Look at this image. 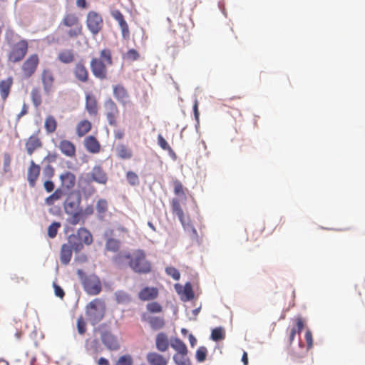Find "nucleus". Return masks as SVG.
Listing matches in <instances>:
<instances>
[{
	"instance_id": "nucleus-1",
	"label": "nucleus",
	"mask_w": 365,
	"mask_h": 365,
	"mask_svg": "<svg viewBox=\"0 0 365 365\" xmlns=\"http://www.w3.org/2000/svg\"><path fill=\"white\" fill-rule=\"evenodd\" d=\"M128 260L129 267L136 273L148 274L151 271V264L146 259L145 253L142 250H136L132 253H120L115 257V261L120 262Z\"/></svg>"
},
{
	"instance_id": "nucleus-2",
	"label": "nucleus",
	"mask_w": 365,
	"mask_h": 365,
	"mask_svg": "<svg viewBox=\"0 0 365 365\" xmlns=\"http://www.w3.org/2000/svg\"><path fill=\"white\" fill-rule=\"evenodd\" d=\"M58 28L63 31L68 39H76L83 34V25L78 16L74 13H67L62 18Z\"/></svg>"
},
{
	"instance_id": "nucleus-3",
	"label": "nucleus",
	"mask_w": 365,
	"mask_h": 365,
	"mask_svg": "<svg viewBox=\"0 0 365 365\" xmlns=\"http://www.w3.org/2000/svg\"><path fill=\"white\" fill-rule=\"evenodd\" d=\"M113 64L111 51L108 48L101 51L100 58H93L90 62V67L93 75L101 80L107 78V66Z\"/></svg>"
},
{
	"instance_id": "nucleus-4",
	"label": "nucleus",
	"mask_w": 365,
	"mask_h": 365,
	"mask_svg": "<svg viewBox=\"0 0 365 365\" xmlns=\"http://www.w3.org/2000/svg\"><path fill=\"white\" fill-rule=\"evenodd\" d=\"M93 242V235L91 232L85 228L80 227L76 233L71 234L68 237V242L73 246L76 252L83 249V245H91Z\"/></svg>"
},
{
	"instance_id": "nucleus-5",
	"label": "nucleus",
	"mask_w": 365,
	"mask_h": 365,
	"mask_svg": "<svg viewBox=\"0 0 365 365\" xmlns=\"http://www.w3.org/2000/svg\"><path fill=\"white\" fill-rule=\"evenodd\" d=\"M103 114L110 126L118 125L120 110L117 104L110 98H107L103 103Z\"/></svg>"
},
{
	"instance_id": "nucleus-6",
	"label": "nucleus",
	"mask_w": 365,
	"mask_h": 365,
	"mask_svg": "<svg viewBox=\"0 0 365 365\" xmlns=\"http://www.w3.org/2000/svg\"><path fill=\"white\" fill-rule=\"evenodd\" d=\"M180 200L179 198L174 197L170 201L171 210L173 215L178 216L179 220L180 221L182 227L190 231V236L192 238L195 240H197L198 235L195 228L192 226H190L189 225H186L184 219V212L180 205Z\"/></svg>"
},
{
	"instance_id": "nucleus-7",
	"label": "nucleus",
	"mask_w": 365,
	"mask_h": 365,
	"mask_svg": "<svg viewBox=\"0 0 365 365\" xmlns=\"http://www.w3.org/2000/svg\"><path fill=\"white\" fill-rule=\"evenodd\" d=\"M39 57L38 54L34 53L30 55L22 63L21 67V75L23 78H30L37 71L39 65Z\"/></svg>"
},
{
	"instance_id": "nucleus-8",
	"label": "nucleus",
	"mask_w": 365,
	"mask_h": 365,
	"mask_svg": "<svg viewBox=\"0 0 365 365\" xmlns=\"http://www.w3.org/2000/svg\"><path fill=\"white\" fill-rule=\"evenodd\" d=\"M29 44L26 40L21 39L16 43L11 48L9 53V59L13 63L21 61L28 52Z\"/></svg>"
},
{
	"instance_id": "nucleus-9",
	"label": "nucleus",
	"mask_w": 365,
	"mask_h": 365,
	"mask_svg": "<svg viewBox=\"0 0 365 365\" xmlns=\"http://www.w3.org/2000/svg\"><path fill=\"white\" fill-rule=\"evenodd\" d=\"M86 22L88 29L93 36L97 35L103 27V20L101 15L94 11H90L87 14Z\"/></svg>"
},
{
	"instance_id": "nucleus-10",
	"label": "nucleus",
	"mask_w": 365,
	"mask_h": 365,
	"mask_svg": "<svg viewBox=\"0 0 365 365\" xmlns=\"http://www.w3.org/2000/svg\"><path fill=\"white\" fill-rule=\"evenodd\" d=\"M106 305L103 300L95 299L87 306V313L96 322L101 321L104 315Z\"/></svg>"
},
{
	"instance_id": "nucleus-11",
	"label": "nucleus",
	"mask_w": 365,
	"mask_h": 365,
	"mask_svg": "<svg viewBox=\"0 0 365 365\" xmlns=\"http://www.w3.org/2000/svg\"><path fill=\"white\" fill-rule=\"evenodd\" d=\"M82 284L84 290L90 295H96L101 291V282L95 274L85 277Z\"/></svg>"
},
{
	"instance_id": "nucleus-12",
	"label": "nucleus",
	"mask_w": 365,
	"mask_h": 365,
	"mask_svg": "<svg viewBox=\"0 0 365 365\" xmlns=\"http://www.w3.org/2000/svg\"><path fill=\"white\" fill-rule=\"evenodd\" d=\"M305 340L307 342V347H304L302 344V342L299 343V347L301 349L299 352L297 351H292V357L294 361L301 362V359L307 355V351L312 347L313 346V338L312 334L310 330H307L305 333Z\"/></svg>"
},
{
	"instance_id": "nucleus-13",
	"label": "nucleus",
	"mask_w": 365,
	"mask_h": 365,
	"mask_svg": "<svg viewBox=\"0 0 365 365\" xmlns=\"http://www.w3.org/2000/svg\"><path fill=\"white\" fill-rule=\"evenodd\" d=\"M73 74L76 80L82 83H87L90 79L88 70L82 60L75 64Z\"/></svg>"
},
{
	"instance_id": "nucleus-14",
	"label": "nucleus",
	"mask_w": 365,
	"mask_h": 365,
	"mask_svg": "<svg viewBox=\"0 0 365 365\" xmlns=\"http://www.w3.org/2000/svg\"><path fill=\"white\" fill-rule=\"evenodd\" d=\"M61 181V187L62 190L69 191L74 188L76 184V177L71 171H65L59 175Z\"/></svg>"
},
{
	"instance_id": "nucleus-15",
	"label": "nucleus",
	"mask_w": 365,
	"mask_h": 365,
	"mask_svg": "<svg viewBox=\"0 0 365 365\" xmlns=\"http://www.w3.org/2000/svg\"><path fill=\"white\" fill-rule=\"evenodd\" d=\"M81 202V197L79 195L70 193L63 202V208L66 214H71L73 211L78 210Z\"/></svg>"
},
{
	"instance_id": "nucleus-16",
	"label": "nucleus",
	"mask_w": 365,
	"mask_h": 365,
	"mask_svg": "<svg viewBox=\"0 0 365 365\" xmlns=\"http://www.w3.org/2000/svg\"><path fill=\"white\" fill-rule=\"evenodd\" d=\"M141 319L149 324L150 328L153 330H159L163 329L165 325L163 317L158 316H150L148 312H144L141 315Z\"/></svg>"
},
{
	"instance_id": "nucleus-17",
	"label": "nucleus",
	"mask_w": 365,
	"mask_h": 365,
	"mask_svg": "<svg viewBox=\"0 0 365 365\" xmlns=\"http://www.w3.org/2000/svg\"><path fill=\"white\" fill-rule=\"evenodd\" d=\"M40 173L41 167L31 160L27 170V180L31 187H34L36 186Z\"/></svg>"
},
{
	"instance_id": "nucleus-18",
	"label": "nucleus",
	"mask_w": 365,
	"mask_h": 365,
	"mask_svg": "<svg viewBox=\"0 0 365 365\" xmlns=\"http://www.w3.org/2000/svg\"><path fill=\"white\" fill-rule=\"evenodd\" d=\"M113 93L115 98L122 105L125 106L130 102V96L127 89L121 84L113 86Z\"/></svg>"
},
{
	"instance_id": "nucleus-19",
	"label": "nucleus",
	"mask_w": 365,
	"mask_h": 365,
	"mask_svg": "<svg viewBox=\"0 0 365 365\" xmlns=\"http://www.w3.org/2000/svg\"><path fill=\"white\" fill-rule=\"evenodd\" d=\"M42 145V141L37 133L29 136L25 143V148L29 155H31L35 150L41 148Z\"/></svg>"
},
{
	"instance_id": "nucleus-20",
	"label": "nucleus",
	"mask_w": 365,
	"mask_h": 365,
	"mask_svg": "<svg viewBox=\"0 0 365 365\" xmlns=\"http://www.w3.org/2000/svg\"><path fill=\"white\" fill-rule=\"evenodd\" d=\"M85 108L91 116H96L98 113V104L96 96L90 93L86 94Z\"/></svg>"
},
{
	"instance_id": "nucleus-21",
	"label": "nucleus",
	"mask_w": 365,
	"mask_h": 365,
	"mask_svg": "<svg viewBox=\"0 0 365 365\" xmlns=\"http://www.w3.org/2000/svg\"><path fill=\"white\" fill-rule=\"evenodd\" d=\"M58 148L61 153L68 158H75L76 155V145L68 140H62L59 142Z\"/></svg>"
},
{
	"instance_id": "nucleus-22",
	"label": "nucleus",
	"mask_w": 365,
	"mask_h": 365,
	"mask_svg": "<svg viewBox=\"0 0 365 365\" xmlns=\"http://www.w3.org/2000/svg\"><path fill=\"white\" fill-rule=\"evenodd\" d=\"M111 16L116 21H118L121 29L123 37H128L130 34L129 27L127 22L124 19V16L122 13L119 10H113L111 11Z\"/></svg>"
},
{
	"instance_id": "nucleus-23",
	"label": "nucleus",
	"mask_w": 365,
	"mask_h": 365,
	"mask_svg": "<svg viewBox=\"0 0 365 365\" xmlns=\"http://www.w3.org/2000/svg\"><path fill=\"white\" fill-rule=\"evenodd\" d=\"M41 82L45 93H49L53 89L54 83V76L51 71L48 69L43 70L41 73Z\"/></svg>"
},
{
	"instance_id": "nucleus-24",
	"label": "nucleus",
	"mask_w": 365,
	"mask_h": 365,
	"mask_svg": "<svg viewBox=\"0 0 365 365\" xmlns=\"http://www.w3.org/2000/svg\"><path fill=\"white\" fill-rule=\"evenodd\" d=\"M83 144L86 150L90 153L96 154L101 151V144L93 135L87 136L83 140Z\"/></svg>"
},
{
	"instance_id": "nucleus-25",
	"label": "nucleus",
	"mask_w": 365,
	"mask_h": 365,
	"mask_svg": "<svg viewBox=\"0 0 365 365\" xmlns=\"http://www.w3.org/2000/svg\"><path fill=\"white\" fill-rule=\"evenodd\" d=\"M115 153L121 160H130L133 155L132 149L124 143L118 144L115 148Z\"/></svg>"
},
{
	"instance_id": "nucleus-26",
	"label": "nucleus",
	"mask_w": 365,
	"mask_h": 365,
	"mask_svg": "<svg viewBox=\"0 0 365 365\" xmlns=\"http://www.w3.org/2000/svg\"><path fill=\"white\" fill-rule=\"evenodd\" d=\"M91 178L93 181L105 185L108 181V177L103 168L100 165H96L91 173Z\"/></svg>"
},
{
	"instance_id": "nucleus-27",
	"label": "nucleus",
	"mask_w": 365,
	"mask_h": 365,
	"mask_svg": "<svg viewBox=\"0 0 365 365\" xmlns=\"http://www.w3.org/2000/svg\"><path fill=\"white\" fill-rule=\"evenodd\" d=\"M57 59L63 64H71L75 61V51L69 48L61 50L57 55Z\"/></svg>"
},
{
	"instance_id": "nucleus-28",
	"label": "nucleus",
	"mask_w": 365,
	"mask_h": 365,
	"mask_svg": "<svg viewBox=\"0 0 365 365\" xmlns=\"http://www.w3.org/2000/svg\"><path fill=\"white\" fill-rule=\"evenodd\" d=\"M103 344L110 350L119 349V344L117 338L109 332H105L101 336Z\"/></svg>"
},
{
	"instance_id": "nucleus-29",
	"label": "nucleus",
	"mask_w": 365,
	"mask_h": 365,
	"mask_svg": "<svg viewBox=\"0 0 365 365\" xmlns=\"http://www.w3.org/2000/svg\"><path fill=\"white\" fill-rule=\"evenodd\" d=\"M13 83L14 80L11 76L0 81V96L3 101H5L9 96Z\"/></svg>"
},
{
	"instance_id": "nucleus-30",
	"label": "nucleus",
	"mask_w": 365,
	"mask_h": 365,
	"mask_svg": "<svg viewBox=\"0 0 365 365\" xmlns=\"http://www.w3.org/2000/svg\"><path fill=\"white\" fill-rule=\"evenodd\" d=\"M158 296V290L155 287H145L138 294V297L142 301L153 300Z\"/></svg>"
},
{
	"instance_id": "nucleus-31",
	"label": "nucleus",
	"mask_w": 365,
	"mask_h": 365,
	"mask_svg": "<svg viewBox=\"0 0 365 365\" xmlns=\"http://www.w3.org/2000/svg\"><path fill=\"white\" fill-rule=\"evenodd\" d=\"M146 359L150 365H167L168 360L161 354L157 352H149Z\"/></svg>"
},
{
	"instance_id": "nucleus-32",
	"label": "nucleus",
	"mask_w": 365,
	"mask_h": 365,
	"mask_svg": "<svg viewBox=\"0 0 365 365\" xmlns=\"http://www.w3.org/2000/svg\"><path fill=\"white\" fill-rule=\"evenodd\" d=\"M73 246L71 244H63L61 248L60 259L62 264H68L72 257Z\"/></svg>"
},
{
	"instance_id": "nucleus-33",
	"label": "nucleus",
	"mask_w": 365,
	"mask_h": 365,
	"mask_svg": "<svg viewBox=\"0 0 365 365\" xmlns=\"http://www.w3.org/2000/svg\"><path fill=\"white\" fill-rule=\"evenodd\" d=\"M155 345L158 351L161 352L166 351L169 347V340L167 334L163 332L158 334L155 339Z\"/></svg>"
},
{
	"instance_id": "nucleus-34",
	"label": "nucleus",
	"mask_w": 365,
	"mask_h": 365,
	"mask_svg": "<svg viewBox=\"0 0 365 365\" xmlns=\"http://www.w3.org/2000/svg\"><path fill=\"white\" fill-rule=\"evenodd\" d=\"M67 215H68V222L71 225L84 224L86 220L80 208L73 211L71 214Z\"/></svg>"
},
{
	"instance_id": "nucleus-35",
	"label": "nucleus",
	"mask_w": 365,
	"mask_h": 365,
	"mask_svg": "<svg viewBox=\"0 0 365 365\" xmlns=\"http://www.w3.org/2000/svg\"><path fill=\"white\" fill-rule=\"evenodd\" d=\"M173 192L181 200H186V191L187 188L184 187L182 183L178 180L173 181Z\"/></svg>"
},
{
	"instance_id": "nucleus-36",
	"label": "nucleus",
	"mask_w": 365,
	"mask_h": 365,
	"mask_svg": "<svg viewBox=\"0 0 365 365\" xmlns=\"http://www.w3.org/2000/svg\"><path fill=\"white\" fill-rule=\"evenodd\" d=\"M91 128L92 125L89 120H81L76 125V134L78 137H83L91 130Z\"/></svg>"
},
{
	"instance_id": "nucleus-37",
	"label": "nucleus",
	"mask_w": 365,
	"mask_h": 365,
	"mask_svg": "<svg viewBox=\"0 0 365 365\" xmlns=\"http://www.w3.org/2000/svg\"><path fill=\"white\" fill-rule=\"evenodd\" d=\"M63 195V190H62V189L57 188L51 195L45 199L44 202L48 206H53L56 202L61 200Z\"/></svg>"
},
{
	"instance_id": "nucleus-38",
	"label": "nucleus",
	"mask_w": 365,
	"mask_h": 365,
	"mask_svg": "<svg viewBox=\"0 0 365 365\" xmlns=\"http://www.w3.org/2000/svg\"><path fill=\"white\" fill-rule=\"evenodd\" d=\"M31 99L35 108H38L42 103V96L41 89L34 87L31 91Z\"/></svg>"
},
{
	"instance_id": "nucleus-39",
	"label": "nucleus",
	"mask_w": 365,
	"mask_h": 365,
	"mask_svg": "<svg viewBox=\"0 0 365 365\" xmlns=\"http://www.w3.org/2000/svg\"><path fill=\"white\" fill-rule=\"evenodd\" d=\"M44 128L47 133H53L57 128V121L56 118L49 115L46 116L44 122Z\"/></svg>"
},
{
	"instance_id": "nucleus-40",
	"label": "nucleus",
	"mask_w": 365,
	"mask_h": 365,
	"mask_svg": "<svg viewBox=\"0 0 365 365\" xmlns=\"http://www.w3.org/2000/svg\"><path fill=\"white\" fill-rule=\"evenodd\" d=\"M171 347L176 351V353H187V348L185 344L179 338L172 339Z\"/></svg>"
},
{
	"instance_id": "nucleus-41",
	"label": "nucleus",
	"mask_w": 365,
	"mask_h": 365,
	"mask_svg": "<svg viewBox=\"0 0 365 365\" xmlns=\"http://www.w3.org/2000/svg\"><path fill=\"white\" fill-rule=\"evenodd\" d=\"M173 361L177 365H190V360L187 353H175L173 356Z\"/></svg>"
},
{
	"instance_id": "nucleus-42",
	"label": "nucleus",
	"mask_w": 365,
	"mask_h": 365,
	"mask_svg": "<svg viewBox=\"0 0 365 365\" xmlns=\"http://www.w3.org/2000/svg\"><path fill=\"white\" fill-rule=\"evenodd\" d=\"M158 143L163 150L168 151L169 154L171 156L175 157V152L168 145V142L165 140L163 136L160 134L158 135Z\"/></svg>"
},
{
	"instance_id": "nucleus-43",
	"label": "nucleus",
	"mask_w": 365,
	"mask_h": 365,
	"mask_svg": "<svg viewBox=\"0 0 365 365\" xmlns=\"http://www.w3.org/2000/svg\"><path fill=\"white\" fill-rule=\"evenodd\" d=\"M146 309L148 313L158 314L163 312V307L157 302H152L147 304Z\"/></svg>"
},
{
	"instance_id": "nucleus-44",
	"label": "nucleus",
	"mask_w": 365,
	"mask_h": 365,
	"mask_svg": "<svg viewBox=\"0 0 365 365\" xmlns=\"http://www.w3.org/2000/svg\"><path fill=\"white\" fill-rule=\"evenodd\" d=\"M115 300L119 304L127 303L130 301V295L124 291H118L115 293Z\"/></svg>"
},
{
	"instance_id": "nucleus-45",
	"label": "nucleus",
	"mask_w": 365,
	"mask_h": 365,
	"mask_svg": "<svg viewBox=\"0 0 365 365\" xmlns=\"http://www.w3.org/2000/svg\"><path fill=\"white\" fill-rule=\"evenodd\" d=\"M108 205L105 199H99L96 203V210L100 215H104L108 211Z\"/></svg>"
},
{
	"instance_id": "nucleus-46",
	"label": "nucleus",
	"mask_w": 365,
	"mask_h": 365,
	"mask_svg": "<svg viewBox=\"0 0 365 365\" xmlns=\"http://www.w3.org/2000/svg\"><path fill=\"white\" fill-rule=\"evenodd\" d=\"M119 247L120 241L116 239L110 238L106 243V248L108 251L117 252L119 250Z\"/></svg>"
},
{
	"instance_id": "nucleus-47",
	"label": "nucleus",
	"mask_w": 365,
	"mask_h": 365,
	"mask_svg": "<svg viewBox=\"0 0 365 365\" xmlns=\"http://www.w3.org/2000/svg\"><path fill=\"white\" fill-rule=\"evenodd\" d=\"M133 359L130 354H125L118 358L115 365H133Z\"/></svg>"
},
{
	"instance_id": "nucleus-48",
	"label": "nucleus",
	"mask_w": 365,
	"mask_h": 365,
	"mask_svg": "<svg viewBox=\"0 0 365 365\" xmlns=\"http://www.w3.org/2000/svg\"><path fill=\"white\" fill-rule=\"evenodd\" d=\"M140 57L139 53L133 48L129 49L124 55L123 58L129 61H137Z\"/></svg>"
},
{
	"instance_id": "nucleus-49",
	"label": "nucleus",
	"mask_w": 365,
	"mask_h": 365,
	"mask_svg": "<svg viewBox=\"0 0 365 365\" xmlns=\"http://www.w3.org/2000/svg\"><path fill=\"white\" fill-rule=\"evenodd\" d=\"M61 227V223L58 222H53L48 227V236L50 238H54L58 233V230Z\"/></svg>"
},
{
	"instance_id": "nucleus-50",
	"label": "nucleus",
	"mask_w": 365,
	"mask_h": 365,
	"mask_svg": "<svg viewBox=\"0 0 365 365\" xmlns=\"http://www.w3.org/2000/svg\"><path fill=\"white\" fill-rule=\"evenodd\" d=\"M224 337H225V334H224L222 328L217 327V328L214 329L212 331L211 338L212 340L217 341L223 339Z\"/></svg>"
},
{
	"instance_id": "nucleus-51",
	"label": "nucleus",
	"mask_w": 365,
	"mask_h": 365,
	"mask_svg": "<svg viewBox=\"0 0 365 365\" xmlns=\"http://www.w3.org/2000/svg\"><path fill=\"white\" fill-rule=\"evenodd\" d=\"M126 178L130 185L134 186L139 184V178L138 175L133 171L127 172Z\"/></svg>"
},
{
	"instance_id": "nucleus-52",
	"label": "nucleus",
	"mask_w": 365,
	"mask_h": 365,
	"mask_svg": "<svg viewBox=\"0 0 365 365\" xmlns=\"http://www.w3.org/2000/svg\"><path fill=\"white\" fill-rule=\"evenodd\" d=\"M207 349L205 346H200L196 351V359L198 361L202 362L206 359Z\"/></svg>"
},
{
	"instance_id": "nucleus-53",
	"label": "nucleus",
	"mask_w": 365,
	"mask_h": 365,
	"mask_svg": "<svg viewBox=\"0 0 365 365\" xmlns=\"http://www.w3.org/2000/svg\"><path fill=\"white\" fill-rule=\"evenodd\" d=\"M77 329L80 334H85V332L86 331V323L82 316H81L78 318Z\"/></svg>"
},
{
	"instance_id": "nucleus-54",
	"label": "nucleus",
	"mask_w": 365,
	"mask_h": 365,
	"mask_svg": "<svg viewBox=\"0 0 365 365\" xmlns=\"http://www.w3.org/2000/svg\"><path fill=\"white\" fill-rule=\"evenodd\" d=\"M165 271H166V273L169 276L172 277L175 280H178L180 279V272L175 267H167Z\"/></svg>"
},
{
	"instance_id": "nucleus-55",
	"label": "nucleus",
	"mask_w": 365,
	"mask_h": 365,
	"mask_svg": "<svg viewBox=\"0 0 365 365\" xmlns=\"http://www.w3.org/2000/svg\"><path fill=\"white\" fill-rule=\"evenodd\" d=\"M84 217L87 219L88 217L93 214L94 208L92 205H87L84 209L80 208Z\"/></svg>"
},
{
	"instance_id": "nucleus-56",
	"label": "nucleus",
	"mask_w": 365,
	"mask_h": 365,
	"mask_svg": "<svg viewBox=\"0 0 365 365\" xmlns=\"http://www.w3.org/2000/svg\"><path fill=\"white\" fill-rule=\"evenodd\" d=\"M184 294L188 300L194 297V293L190 284H186L184 288Z\"/></svg>"
},
{
	"instance_id": "nucleus-57",
	"label": "nucleus",
	"mask_w": 365,
	"mask_h": 365,
	"mask_svg": "<svg viewBox=\"0 0 365 365\" xmlns=\"http://www.w3.org/2000/svg\"><path fill=\"white\" fill-rule=\"evenodd\" d=\"M53 288L56 296L60 297L61 299H63L65 295L63 289L56 283H53Z\"/></svg>"
},
{
	"instance_id": "nucleus-58",
	"label": "nucleus",
	"mask_w": 365,
	"mask_h": 365,
	"mask_svg": "<svg viewBox=\"0 0 365 365\" xmlns=\"http://www.w3.org/2000/svg\"><path fill=\"white\" fill-rule=\"evenodd\" d=\"M43 187L47 192H51L55 188V185L51 180H46L43 182Z\"/></svg>"
},
{
	"instance_id": "nucleus-59",
	"label": "nucleus",
	"mask_w": 365,
	"mask_h": 365,
	"mask_svg": "<svg viewBox=\"0 0 365 365\" xmlns=\"http://www.w3.org/2000/svg\"><path fill=\"white\" fill-rule=\"evenodd\" d=\"M304 327V320L301 317H298L296 319V329L297 331L299 334Z\"/></svg>"
},
{
	"instance_id": "nucleus-60",
	"label": "nucleus",
	"mask_w": 365,
	"mask_h": 365,
	"mask_svg": "<svg viewBox=\"0 0 365 365\" xmlns=\"http://www.w3.org/2000/svg\"><path fill=\"white\" fill-rule=\"evenodd\" d=\"M11 157L8 153H5L4 155V166L5 171L7 170V168H9L11 164Z\"/></svg>"
},
{
	"instance_id": "nucleus-61",
	"label": "nucleus",
	"mask_w": 365,
	"mask_h": 365,
	"mask_svg": "<svg viewBox=\"0 0 365 365\" xmlns=\"http://www.w3.org/2000/svg\"><path fill=\"white\" fill-rule=\"evenodd\" d=\"M113 135L115 139L121 140L123 138L125 133L124 131L121 129L115 130L113 132Z\"/></svg>"
},
{
	"instance_id": "nucleus-62",
	"label": "nucleus",
	"mask_w": 365,
	"mask_h": 365,
	"mask_svg": "<svg viewBox=\"0 0 365 365\" xmlns=\"http://www.w3.org/2000/svg\"><path fill=\"white\" fill-rule=\"evenodd\" d=\"M193 112H194V115H195V118L196 119L197 121L199 120V111H198V103L197 101H195V103L193 105Z\"/></svg>"
},
{
	"instance_id": "nucleus-63",
	"label": "nucleus",
	"mask_w": 365,
	"mask_h": 365,
	"mask_svg": "<svg viewBox=\"0 0 365 365\" xmlns=\"http://www.w3.org/2000/svg\"><path fill=\"white\" fill-rule=\"evenodd\" d=\"M76 6L80 9H86L87 8L88 4L86 2V0H77Z\"/></svg>"
},
{
	"instance_id": "nucleus-64",
	"label": "nucleus",
	"mask_w": 365,
	"mask_h": 365,
	"mask_svg": "<svg viewBox=\"0 0 365 365\" xmlns=\"http://www.w3.org/2000/svg\"><path fill=\"white\" fill-rule=\"evenodd\" d=\"M297 332V329L295 327L291 329L289 336V341L290 344L294 341Z\"/></svg>"
}]
</instances>
